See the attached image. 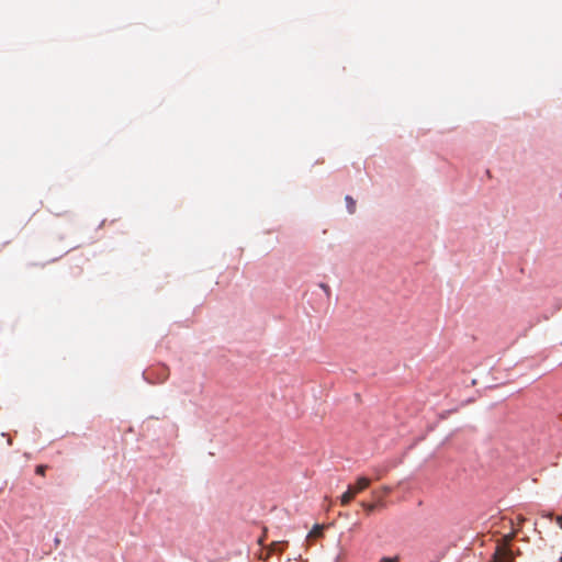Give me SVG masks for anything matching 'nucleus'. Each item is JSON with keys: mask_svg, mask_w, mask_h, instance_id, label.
Masks as SVG:
<instances>
[{"mask_svg": "<svg viewBox=\"0 0 562 562\" xmlns=\"http://www.w3.org/2000/svg\"><path fill=\"white\" fill-rule=\"evenodd\" d=\"M390 492H391V487H389V486L382 487V494H389Z\"/></svg>", "mask_w": 562, "mask_h": 562, "instance_id": "nucleus-11", "label": "nucleus"}, {"mask_svg": "<svg viewBox=\"0 0 562 562\" xmlns=\"http://www.w3.org/2000/svg\"><path fill=\"white\" fill-rule=\"evenodd\" d=\"M319 286L323 289V291H324L327 295H329V294H330V288H329V285H328V284H326V283H321V284H319Z\"/></svg>", "mask_w": 562, "mask_h": 562, "instance_id": "nucleus-10", "label": "nucleus"}, {"mask_svg": "<svg viewBox=\"0 0 562 562\" xmlns=\"http://www.w3.org/2000/svg\"><path fill=\"white\" fill-rule=\"evenodd\" d=\"M370 483V479L366 476L358 477L356 484L352 486L355 494L357 495L358 493L364 491L367 487H369Z\"/></svg>", "mask_w": 562, "mask_h": 562, "instance_id": "nucleus-2", "label": "nucleus"}, {"mask_svg": "<svg viewBox=\"0 0 562 562\" xmlns=\"http://www.w3.org/2000/svg\"><path fill=\"white\" fill-rule=\"evenodd\" d=\"M379 562H400V557L395 555V557H384L382 558Z\"/></svg>", "mask_w": 562, "mask_h": 562, "instance_id": "nucleus-8", "label": "nucleus"}, {"mask_svg": "<svg viewBox=\"0 0 562 562\" xmlns=\"http://www.w3.org/2000/svg\"><path fill=\"white\" fill-rule=\"evenodd\" d=\"M345 200H346V203H347L348 212L350 214L355 213V211H356V201L350 195H347Z\"/></svg>", "mask_w": 562, "mask_h": 562, "instance_id": "nucleus-6", "label": "nucleus"}, {"mask_svg": "<svg viewBox=\"0 0 562 562\" xmlns=\"http://www.w3.org/2000/svg\"><path fill=\"white\" fill-rule=\"evenodd\" d=\"M158 370H159V373H158V380H157V382H158V383H162V382H165V381L168 379V376H169V369H168L167 367L162 366V367H160Z\"/></svg>", "mask_w": 562, "mask_h": 562, "instance_id": "nucleus-5", "label": "nucleus"}, {"mask_svg": "<svg viewBox=\"0 0 562 562\" xmlns=\"http://www.w3.org/2000/svg\"><path fill=\"white\" fill-rule=\"evenodd\" d=\"M45 470H46V467H45V465H37V467H36L35 472H36L37 474H40V475H44Z\"/></svg>", "mask_w": 562, "mask_h": 562, "instance_id": "nucleus-9", "label": "nucleus"}, {"mask_svg": "<svg viewBox=\"0 0 562 562\" xmlns=\"http://www.w3.org/2000/svg\"><path fill=\"white\" fill-rule=\"evenodd\" d=\"M356 494L353 492V487L350 485L348 486V490L341 495L340 497V504L342 506H347Z\"/></svg>", "mask_w": 562, "mask_h": 562, "instance_id": "nucleus-3", "label": "nucleus"}, {"mask_svg": "<svg viewBox=\"0 0 562 562\" xmlns=\"http://www.w3.org/2000/svg\"><path fill=\"white\" fill-rule=\"evenodd\" d=\"M323 527L319 525H316L310 532V537H319L322 536Z\"/></svg>", "mask_w": 562, "mask_h": 562, "instance_id": "nucleus-7", "label": "nucleus"}, {"mask_svg": "<svg viewBox=\"0 0 562 562\" xmlns=\"http://www.w3.org/2000/svg\"><path fill=\"white\" fill-rule=\"evenodd\" d=\"M557 520H558V524L562 527V517H558Z\"/></svg>", "mask_w": 562, "mask_h": 562, "instance_id": "nucleus-12", "label": "nucleus"}, {"mask_svg": "<svg viewBox=\"0 0 562 562\" xmlns=\"http://www.w3.org/2000/svg\"><path fill=\"white\" fill-rule=\"evenodd\" d=\"M560 562H562V557L560 558Z\"/></svg>", "mask_w": 562, "mask_h": 562, "instance_id": "nucleus-13", "label": "nucleus"}, {"mask_svg": "<svg viewBox=\"0 0 562 562\" xmlns=\"http://www.w3.org/2000/svg\"><path fill=\"white\" fill-rule=\"evenodd\" d=\"M361 506L367 510L368 514H371L378 506H383V502L382 498H379L376 504L362 502Z\"/></svg>", "mask_w": 562, "mask_h": 562, "instance_id": "nucleus-4", "label": "nucleus"}, {"mask_svg": "<svg viewBox=\"0 0 562 562\" xmlns=\"http://www.w3.org/2000/svg\"><path fill=\"white\" fill-rule=\"evenodd\" d=\"M493 562H514V554L506 546H498L493 557Z\"/></svg>", "mask_w": 562, "mask_h": 562, "instance_id": "nucleus-1", "label": "nucleus"}]
</instances>
